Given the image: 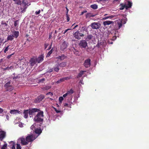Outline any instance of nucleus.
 <instances>
[{"instance_id": "9", "label": "nucleus", "mask_w": 149, "mask_h": 149, "mask_svg": "<svg viewBox=\"0 0 149 149\" xmlns=\"http://www.w3.org/2000/svg\"><path fill=\"white\" fill-rule=\"evenodd\" d=\"M79 45L81 47L85 48L87 46V43L86 40H82L80 41Z\"/></svg>"}, {"instance_id": "13", "label": "nucleus", "mask_w": 149, "mask_h": 149, "mask_svg": "<svg viewBox=\"0 0 149 149\" xmlns=\"http://www.w3.org/2000/svg\"><path fill=\"white\" fill-rule=\"evenodd\" d=\"M19 140H20V143L22 145H26L28 144V142L24 138H20Z\"/></svg>"}, {"instance_id": "37", "label": "nucleus", "mask_w": 149, "mask_h": 149, "mask_svg": "<svg viewBox=\"0 0 149 149\" xmlns=\"http://www.w3.org/2000/svg\"><path fill=\"white\" fill-rule=\"evenodd\" d=\"M52 52V49H51L47 53L46 57H49Z\"/></svg>"}, {"instance_id": "52", "label": "nucleus", "mask_w": 149, "mask_h": 149, "mask_svg": "<svg viewBox=\"0 0 149 149\" xmlns=\"http://www.w3.org/2000/svg\"><path fill=\"white\" fill-rule=\"evenodd\" d=\"M45 80V79L44 78H42L39 80V82L41 83H43L44 81Z\"/></svg>"}, {"instance_id": "56", "label": "nucleus", "mask_w": 149, "mask_h": 149, "mask_svg": "<svg viewBox=\"0 0 149 149\" xmlns=\"http://www.w3.org/2000/svg\"><path fill=\"white\" fill-rule=\"evenodd\" d=\"M40 10H39L38 11H36L35 12V14L36 15H37L40 14Z\"/></svg>"}, {"instance_id": "32", "label": "nucleus", "mask_w": 149, "mask_h": 149, "mask_svg": "<svg viewBox=\"0 0 149 149\" xmlns=\"http://www.w3.org/2000/svg\"><path fill=\"white\" fill-rule=\"evenodd\" d=\"M84 71H80V72L78 74L77 76V78H79L81 77L84 74Z\"/></svg>"}, {"instance_id": "44", "label": "nucleus", "mask_w": 149, "mask_h": 149, "mask_svg": "<svg viewBox=\"0 0 149 149\" xmlns=\"http://www.w3.org/2000/svg\"><path fill=\"white\" fill-rule=\"evenodd\" d=\"M7 144H5L1 148V149H6L7 147Z\"/></svg>"}, {"instance_id": "15", "label": "nucleus", "mask_w": 149, "mask_h": 149, "mask_svg": "<svg viewBox=\"0 0 149 149\" xmlns=\"http://www.w3.org/2000/svg\"><path fill=\"white\" fill-rule=\"evenodd\" d=\"M113 23L114 22L112 21L107 20L104 22L103 23V24L104 25V26H105L107 25H109L110 24H113Z\"/></svg>"}, {"instance_id": "63", "label": "nucleus", "mask_w": 149, "mask_h": 149, "mask_svg": "<svg viewBox=\"0 0 149 149\" xmlns=\"http://www.w3.org/2000/svg\"><path fill=\"white\" fill-rule=\"evenodd\" d=\"M48 45L47 44H44V47H45V49H46L47 47L48 46Z\"/></svg>"}, {"instance_id": "5", "label": "nucleus", "mask_w": 149, "mask_h": 149, "mask_svg": "<svg viewBox=\"0 0 149 149\" xmlns=\"http://www.w3.org/2000/svg\"><path fill=\"white\" fill-rule=\"evenodd\" d=\"M101 24L99 23L94 22L92 23L90 26L93 29H99L100 26Z\"/></svg>"}, {"instance_id": "57", "label": "nucleus", "mask_w": 149, "mask_h": 149, "mask_svg": "<svg viewBox=\"0 0 149 149\" xmlns=\"http://www.w3.org/2000/svg\"><path fill=\"white\" fill-rule=\"evenodd\" d=\"M117 37L116 36H114L111 39L112 40H115L116 38Z\"/></svg>"}, {"instance_id": "61", "label": "nucleus", "mask_w": 149, "mask_h": 149, "mask_svg": "<svg viewBox=\"0 0 149 149\" xmlns=\"http://www.w3.org/2000/svg\"><path fill=\"white\" fill-rule=\"evenodd\" d=\"M13 54H14L13 53L10 54V55H8L7 57V58L8 59L10 58L11 57V56Z\"/></svg>"}, {"instance_id": "58", "label": "nucleus", "mask_w": 149, "mask_h": 149, "mask_svg": "<svg viewBox=\"0 0 149 149\" xmlns=\"http://www.w3.org/2000/svg\"><path fill=\"white\" fill-rule=\"evenodd\" d=\"M6 118L8 120H9V117L8 114L6 115Z\"/></svg>"}, {"instance_id": "62", "label": "nucleus", "mask_w": 149, "mask_h": 149, "mask_svg": "<svg viewBox=\"0 0 149 149\" xmlns=\"http://www.w3.org/2000/svg\"><path fill=\"white\" fill-rule=\"evenodd\" d=\"M71 29H67L65 30V31L63 33L64 34H65L68 31L71 30Z\"/></svg>"}, {"instance_id": "47", "label": "nucleus", "mask_w": 149, "mask_h": 149, "mask_svg": "<svg viewBox=\"0 0 149 149\" xmlns=\"http://www.w3.org/2000/svg\"><path fill=\"white\" fill-rule=\"evenodd\" d=\"M35 126L36 125L35 124H33L31 125V130H33L35 129Z\"/></svg>"}, {"instance_id": "42", "label": "nucleus", "mask_w": 149, "mask_h": 149, "mask_svg": "<svg viewBox=\"0 0 149 149\" xmlns=\"http://www.w3.org/2000/svg\"><path fill=\"white\" fill-rule=\"evenodd\" d=\"M14 26L15 27L18 26V20H17L14 21Z\"/></svg>"}, {"instance_id": "3", "label": "nucleus", "mask_w": 149, "mask_h": 149, "mask_svg": "<svg viewBox=\"0 0 149 149\" xmlns=\"http://www.w3.org/2000/svg\"><path fill=\"white\" fill-rule=\"evenodd\" d=\"M79 31H77L73 34L74 37L77 40H80L81 37H84L83 34L81 33Z\"/></svg>"}, {"instance_id": "41", "label": "nucleus", "mask_w": 149, "mask_h": 149, "mask_svg": "<svg viewBox=\"0 0 149 149\" xmlns=\"http://www.w3.org/2000/svg\"><path fill=\"white\" fill-rule=\"evenodd\" d=\"M59 70V69L58 66H57V67L54 68V70L56 72H58Z\"/></svg>"}, {"instance_id": "54", "label": "nucleus", "mask_w": 149, "mask_h": 149, "mask_svg": "<svg viewBox=\"0 0 149 149\" xmlns=\"http://www.w3.org/2000/svg\"><path fill=\"white\" fill-rule=\"evenodd\" d=\"M46 95H50L51 96H52L53 95V94L51 92H49L46 93Z\"/></svg>"}, {"instance_id": "50", "label": "nucleus", "mask_w": 149, "mask_h": 149, "mask_svg": "<svg viewBox=\"0 0 149 149\" xmlns=\"http://www.w3.org/2000/svg\"><path fill=\"white\" fill-rule=\"evenodd\" d=\"M9 46H8L7 47H6V48L4 50V53H6V52L8 51Z\"/></svg>"}, {"instance_id": "26", "label": "nucleus", "mask_w": 149, "mask_h": 149, "mask_svg": "<svg viewBox=\"0 0 149 149\" xmlns=\"http://www.w3.org/2000/svg\"><path fill=\"white\" fill-rule=\"evenodd\" d=\"M117 25L118 29H120L122 26V20H120L117 22Z\"/></svg>"}, {"instance_id": "18", "label": "nucleus", "mask_w": 149, "mask_h": 149, "mask_svg": "<svg viewBox=\"0 0 149 149\" xmlns=\"http://www.w3.org/2000/svg\"><path fill=\"white\" fill-rule=\"evenodd\" d=\"M127 5L126 4V10H127L129 8H130L132 7V3L130 1H127Z\"/></svg>"}, {"instance_id": "21", "label": "nucleus", "mask_w": 149, "mask_h": 149, "mask_svg": "<svg viewBox=\"0 0 149 149\" xmlns=\"http://www.w3.org/2000/svg\"><path fill=\"white\" fill-rule=\"evenodd\" d=\"M27 8V6H23V7L22 6L20 7V8L21 10L20 13H22L25 12Z\"/></svg>"}, {"instance_id": "49", "label": "nucleus", "mask_w": 149, "mask_h": 149, "mask_svg": "<svg viewBox=\"0 0 149 149\" xmlns=\"http://www.w3.org/2000/svg\"><path fill=\"white\" fill-rule=\"evenodd\" d=\"M63 78H64V81L65 80H68L69 79H71V77H63Z\"/></svg>"}, {"instance_id": "23", "label": "nucleus", "mask_w": 149, "mask_h": 149, "mask_svg": "<svg viewBox=\"0 0 149 149\" xmlns=\"http://www.w3.org/2000/svg\"><path fill=\"white\" fill-rule=\"evenodd\" d=\"M120 8L119 9L120 10H123L125 8L126 9V4L125 3H121L119 5Z\"/></svg>"}, {"instance_id": "35", "label": "nucleus", "mask_w": 149, "mask_h": 149, "mask_svg": "<svg viewBox=\"0 0 149 149\" xmlns=\"http://www.w3.org/2000/svg\"><path fill=\"white\" fill-rule=\"evenodd\" d=\"M10 143H12V149H15V144L13 142V141H11Z\"/></svg>"}, {"instance_id": "19", "label": "nucleus", "mask_w": 149, "mask_h": 149, "mask_svg": "<svg viewBox=\"0 0 149 149\" xmlns=\"http://www.w3.org/2000/svg\"><path fill=\"white\" fill-rule=\"evenodd\" d=\"M19 33L18 31L14 30V31L13 32L12 35L14 37L17 38L18 36Z\"/></svg>"}, {"instance_id": "4", "label": "nucleus", "mask_w": 149, "mask_h": 149, "mask_svg": "<svg viewBox=\"0 0 149 149\" xmlns=\"http://www.w3.org/2000/svg\"><path fill=\"white\" fill-rule=\"evenodd\" d=\"M79 30V32H80L81 33L83 34L84 37V36L85 34H86V32L87 33H88V28L86 26L82 27Z\"/></svg>"}, {"instance_id": "29", "label": "nucleus", "mask_w": 149, "mask_h": 149, "mask_svg": "<svg viewBox=\"0 0 149 149\" xmlns=\"http://www.w3.org/2000/svg\"><path fill=\"white\" fill-rule=\"evenodd\" d=\"M35 132L36 134H40L42 132V131L40 129H37L35 130Z\"/></svg>"}, {"instance_id": "6", "label": "nucleus", "mask_w": 149, "mask_h": 149, "mask_svg": "<svg viewBox=\"0 0 149 149\" xmlns=\"http://www.w3.org/2000/svg\"><path fill=\"white\" fill-rule=\"evenodd\" d=\"M36 138L33 134L27 136L26 138V141H27L28 143L33 141Z\"/></svg>"}, {"instance_id": "20", "label": "nucleus", "mask_w": 149, "mask_h": 149, "mask_svg": "<svg viewBox=\"0 0 149 149\" xmlns=\"http://www.w3.org/2000/svg\"><path fill=\"white\" fill-rule=\"evenodd\" d=\"M11 80H8L7 82L6 81V84L4 85V87L6 88H8V87H9V86H11Z\"/></svg>"}, {"instance_id": "14", "label": "nucleus", "mask_w": 149, "mask_h": 149, "mask_svg": "<svg viewBox=\"0 0 149 149\" xmlns=\"http://www.w3.org/2000/svg\"><path fill=\"white\" fill-rule=\"evenodd\" d=\"M23 114L24 117L25 118H27L28 117V114L29 115V110H25L24 111Z\"/></svg>"}, {"instance_id": "34", "label": "nucleus", "mask_w": 149, "mask_h": 149, "mask_svg": "<svg viewBox=\"0 0 149 149\" xmlns=\"http://www.w3.org/2000/svg\"><path fill=\"white\" fill-rule=\"evenodd\" d=\"M66 63L65 62H62L59 64V66L61 67H65L66 65Z\"/></svg>"}, {"instance_id": "30", "label": "nucleus", "mask_w": 149, "mask_h": 149, "mask_svg": "<svg viewBox=\"0 0 149 149\" xmlns=\"http://www.w3.org/2000/svg\"><path fill=\"white\" fill-rule=\"evenodd\" d=\"M15 2V4L18 5H21V2L20 0H13Z\"/></svg>"}, {"instance_id": "48", "label": "nucleus", "mask_w": 149, "mask_h": 149, "mask_svg": "<svg viewBox=\"0 0 149 149\" xmlns=\"http://www.w3.org/2000/svg\"><path fill=\"white\" fill-rule=\"evenodd\" d=\"M51 87L49 86H46L45 87H44V89L45 90H48L50 89Z\"/></svg>"}, {"instance_id": "22", "label": "nucleus", "mask_w": 149, "mask_h": 149, "mask_svg": "<svg viewBox=\"0 0 149 149\" xmlns=\"http://www.w3.org/2000/svg\"><path fill=\"white\" fill-rule=\"evenodd\" d=\"M22 3L24 5V6H28L31 4V3H28V1L27 0H22Z\"/></svg>"}, {"instance_id": "46", "label": "nucleus", "mask_w": 149, "mask_h": 149, "mask_svg": "<svg viewBox=\"0 0 149 149\" xmlns=\"http://www.w3.org/2000/svg\"><path fill=\"white\" fill-rule=\"evenodd\" d=\"M21 147L19 144H17L16 149H21Z\"/></svg>"}, {"instance_id": "40", "label": "nucleus", "mask_w": 149, "mask_h": 149, "mask_svg": "<svg viewBox=\"0 0 149 149\" xmlns=\"http://www.w3.org/2000/svg\"><path fill=\"white\" fill-rule=\"evenodd\" d=\"M66 19H67V22H68L69 21L70 19L69 15L68 14V12H67L66 14Z\"/></svg>"}, {"instance_id": "27", "label": "nucleus", "mask_w": 149, "mask_h": 149, "mask_svg": "<svg viewBox=\"0 0 149 149\" xmlns=\"http://www.w3.org/2000/svg\"><path fill=\"white\" fill-rule=\"evenodd\" d=\"M91 7L93 9H97L98 8L97 5L96 4L91 5Z\"/></svg>"}, {"instance_id": "59", "label": "nucleus", "mask_w": 149, "mask_h": 149, "mask_svg": "<svg viewBox=\"0 0 149 149\" xmlns=\"http://www.w3.org/2000/svg\"><path fill=\"white\" fill-rule=\"evenodd\" d=\"M19 77H18V76H14L13 77V78L14 79L16 80L17 79H18L19 78Z\"/></svg>"}, {"instance_id": "12", "label": "nucleus", "mask_w": 149, "mask_h": 149, "mask_svg": "<svg viewBox=\"0 0 149 149\" xmlns=\"http://www.w3.org/2000/svg\"><path fill=\"white\" fill-rule=\"evenodd\" d=\"M6 136V132L2 131H0V140L2 141Z\"/></svg>"}, {"instance_id": "24", "label": "nucleus", "mask_w": 149, "mask_h": 149, "mask_svg": "<svg viewBox=\"0 0 149 149\" xmlns=\"http://www.w3.org/2000/svg\"><path fill=\"white\" fill-rule=\"evenodd\" d=\"M95 16V15H93V14L91 13H87L86 15V18H90L91 17H94Z\"/></svg>"}, {"instance_id": "45", "label": "nucleus", "mask_w": 149, "mask_h": 149, "mask_svg": "<svg viewBox=\"0 0 149 149\" xmlns=\"http://www.w3.org/2000/svg\"><path fill=\"white\" fill-rule=\"evenodd\" d=\"M71 105V104L70 103V102H69V104H68V103H65L64 104V107H66V106H67L68 107H69H69L70 108H71V107L70 106V105Z\"/></svg>"}, {"instance_id": "38", "label": "nucleus", "mask_w": 149, "mask_h": 149, "mask_svg": "<svg viewBox=\"0 0 149 149\" xmlns=\"http://www.w3.org/2000/svg\"><path fill=\"white\" fill-rule=\"evenodd\" d=\"M64 81V78H62L60 79L59 80H58L57 81V83H59L61 82Z\"/></svg>"}, {"instance_id": "25", "label": "nucleus", "mask_w": 149, "mask_h": 149, "mask_svg": "<svg viewBox=\"0 0 149 149\" xmlns=\"http://www.w3.org/2000/svg\"><path fill=\"white\" fill-rule=\"evenodd\" d=\"M6 91H12L14 89V88L12 85L9 87H8V88H5Z\"/></svg>"}, {"instance_id": "8", "label": "nucleus", "mask_w": 149, "mask_h": 149, "mask_svg": "<svg viewBox=\"0 0 149 149\" xmlns=\"http://www.w3.org/2000/svg\"><path fill=\"white\" fill-rule=\"evenodd\" d=\"M37 62V58H31L29 61L30 65L31 66H33Z\"/></svg>"}, {"instance_id": "10", "label": "nucleus", "mask_w": 149, "mask_h": 149, "mask_svg": "<svg viewBox=\"0 0 149 149\" xmlns=\"http://www.w3.org/2000/svg\"><path fill=\"white\" fill-rule=\"evenodd\" d=\"M45 97L44 96L42 95H41L39 96L35 100V103H37L39 102H40L42 101V100Z\"/></svg>"}, {"instance_id": "39", "label": "nucleus", "mask_w": 149, "mask_h": 149, "mask_svg": "<svg viewBox=\"0 0 149 149\" xmlns=\"http://www.w3.org/2000/svg\"><path fill=\"white\" fill-rule=\"evenodd\" d=\"M13 67L12 66H11L10 67H7L5 68H3V70H9V69H13Z\"/></svg>"}, {"instance_id": "28", "label": "nucleus", "mask_w": 149, "mask_h": 149, "mask_svg": "<svg viewBox=\"0 0 149 149\" xmlns=\"http://www.w3.org/2000/svg\"><path fill=\"white\" fill-rule=\"evenodd\" d=\"M12 35V36L11 35L8 36L7 38V40H12L14 39Z\"/></svg>"}, {"instance_id": "7", "label": "nucleus", "mask_w": 149, "mask_h": 149, "mask_svg": "<svg viewBox=\"0 0 149 149\" xmlns=\"http://www.w3.org/2000/svg\"><path fill=\"white\" fill-rule=\"evenodd\" d=\"M84 65L86 68H88L90 67L91 65V59L88 58L86 60L84 63Z\"/></svg>"}, {"instance_id": "43", "label": "nucleus", "mask_w": 149, "mask_h": 149, "mask_svg": "<svg viewBox=\"0 0 149 149\" xmlns=\"http://www.w3.org/2000/svg\"><path fill=\"white\" fill-rule=\"evenodd\" d=\"M64 99L63 97L61 96L59 97V102L61 103L62 101Z\"/></svg>"}, {"instance_id": "17", "label": "nucleus", "mask_w": 149, "mask_h": 149, "mask_svg": "<svg viewBox=\"0 0 149 149\" xmlns=\"http://www.w3.org/2000/svg\"><path fill=\"white\" fill-rule=\"evenodd\" d=\"M10 112L11 114H15L17 113L19 114L20 111L17 110L13 109L10 110Z\"/></svg>"}, {"instance_id": "64", "label": "nucleus", "mask_w": 149, "mask_h": 149, "mask_svg": "<svg viewBox=\"0 0 149 149\" xmlns=\"http://www.w3.org/2000/svg\"><path fill=\"white\" fill-rule=\"evenodd\" d=\"M3 111V110L1 108H0V114Z\"/></svg>"}, {"instance_id": "11", "label": "nucleus", "mask_w": 149, "mask_h": 149, "mask_svg": "<svg viewBox=\"0 0 149 149\" xmlns=\"http://www.w3.org/2000/svg\"><path fill=\"white\" fill-rule=\"evenodd\" d=\"M67 44L66 43L65 41H64L61 45L60 49L61 50L63 51L67 48Z\"/></svg>"}, {"instance_id": "33", "label": "nucleus", "mask_w": 149, "mask_h": 149, "mask_svg": "<svg viewBox=\"0 0 149 149\" xmlns=\"http://www.w3.org/2000/svg\"><path fill=\"white\" fill-rule=\"evenodd\" d=\"M73 91L72 89H71L69 91H68L67 93L68 95H71L73 93Z\"/></svg>"}, {"instance_id": "60", "label": "nucleus", "mask_w": 149, "mask_h": 149, "mask_svg": "<svg viewBox=\"0 0 149 149\" xmlns=\"http://www.w3.org/2000/svg\"><path fill=\"white\" fill-rule=\"evenodd\" d=\"M53 70H54V68H52L50 69L49 70L48 72H52L53 71Z\"/></svg>"}, {"instance_id": "55", "label": "nucleus", "mask_w": 149, "mask_h": 149, "mask_svg": "<svg viewBox=\"0 0 149 149\" xmlns=\"http://www.w3.org/2000/svg\"><path fill=\"white\" fill-rule=\"evenodd\" d=\"M87 12V11L86 10H84V11H82L81 12V13L80 14V15H82L84 14L85 13H86Z\"/></svg>"}, {"instance_id": "36", "label": "nucleus", "mask_w": 149, "mask_h": 149, "mask_svg": "<svg viewBox=\"0 0 149 149\" xmlns=\"http://www.w3.org/2000/svg\"><path fill=\"white\" fill-rule=\"evenodd\" d=\"M61 60H63L64 59L67 58V56H65L64 54H62L61 56Z\"/></svg>"}, {"instance_id": "1", "label": "nucleus", "mask_w": 149, "mask_h": 149, "mask_svg": "<svg viewBox=\"0 0 149 149\" xmlns=\"http://www.w3.org/2000/svg\"><path fill=\"white\" fill-rule=\"evenodd\" d=\"M43 111L40 110L35 116L33 120L36 122L39 123H42L43 120Z\"/></svg>"}, {"instance_id": "51", "label": "nucleus", "mask_w": 149, "mask_h": 149, "mask_svg": "<svg viewBox=\"0 0 149 149\" xmlns=\"http://www.w3.org/2000/svg\"><path fill=\"white\" fill-rule=\"evenodd\" d=\"M54 109L55 111L57 113H60L61 112V111H60L57 110V109L56 108H55L54 107Z\"/></svg>"}, {"instance_id": "2", "label": "nucleus", "mask_w": 149, "mask_h": 149, "mask_svg": "<svg viewBox=\"0 0 149 149\" xmlns=\"http://www.w3.org/2000/svg\"><path fill=\"white\" fill-rule=\"evenodd\" d=\"M40 110L36 108H33L29 109V116L30 117H33V115H36L37 113Z\"/></svg>"}, {"instance_id": "53", "label": "nucleus", "mask_w": 149, "mask_h": 149, "mask_svg": "<svg viewBox=\"0 0 149 149\" xmlns=\"http://www.w3.org/2000/svg\"><path fill=\"white\" fill-rule=\"evenodd\" d=\"M1 24L2 25H4L5 26H8V24L5 22H2Z\"/></svg>"}, {"instance_id": "16", "label": "nucleus", "mask_w": 149, "mask_h": 149, "mask_svg": "<svg viewBox=\"0 0 149 149\" xmlns=\"http://www.w3.org/2000/svg\"><path fill=\"white\" fill-rule=\"evenodd\" d=\"M44 56L43 55H41L39 56L38 58H37V62L38 63H40L42 62L44 59Z\"/></svg>"}, {"instance_id": "31", "label": "nucleus", "mask_w": 149, "mask_h": 149, "mask_svg": "<svg viewBox=\"0 0 149 149\" xmlns=\"http://www.w3.org/2000/svg\"><path fill=\"white\" fill-rule=\"evenodd\" d=\"M93 36L91 34H89L87 35V37L86 38L87 40H89L91 39Z\"/></svg>"}]
</instances>
